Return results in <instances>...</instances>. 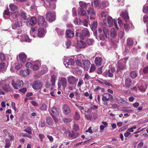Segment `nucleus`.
I'll return each mask as SVG.
<instances>
[{"label": "nucleus", "instance_id": "f257e3e1", "mask_svg": "<svg viewBox=\"0 0 148 148\" xmlns=\"http://www.w3.org/2000/svg\"><path fill=\"white\" fill-rule=\"evenodd\" d=\"M90 33L87 28H86L82 30L79 33L76 31L75 36L77 37H79L81 39L83 40L86 36H90Z\"/></svg>", "mask_w": 148, "mask_h": 148}, {"label": "nucleus", "instance_id": "f03ea898", "mask_svg": "<svg viewBox=\"0 0 148 148\" xmlns=\"http://www.w3.org/2000/svg\"><path fill=\"white\" fill-rule=\"evenodd\" d=\"M56 0H45L44 6L47 9L54 10L56 8V4L54 1Z\"/></svg>", "mask_w": 148, "mask_h": 148}, {"label": "nucleus", "instance_id": "7ed1b4c3", "mask_svg": "<svg viewBox=\"0 0 148 148\" xmlns=\"http://www.w3.org/2000/svg\"><path fill=\"white\" fill-rule=\"evenodd\" d=\"M11 84L15 89H18V87H22L24 85L23 82V81L18 80L16 82L14 80H12Z\"/></svg>", "mask_w": 148, "mask_h": 148}, {"label": "nucleus", "instance_id": "20e7f679", "mask_svg": "<svg viewBox=\"0 0 148 148\" xmlns=\"http://www.w3.org/2000/svg\"><path fill=\"white\" fill-rule=\"evenodd\" d=\"M115 68L111 66L109 68L108 70H107L105 73H103V75L106 77L108 76L109 77H112L113 76V73L115 72Z\"/></svg>", "mask_w": 148, "mask_h": 148}, {"label": "nucleus", "instance_id": "39448f33", "mask_svg": "<svg viewBox=\"0 0 148 148\" xmlns=\"http://www.w3.org/2000/svg\"><path fill=\"white\" fill-rule=\"evenodd\" d=\"M38 23L41 26L46 27L47 26V23L45 18L43 16H40L38 18Z\"/></svg>", "mask_w": 148, "mask_h": 148}, {"label": "nucleus", "instance_id": "423d86ee", "mask_svg": "<svg viewBox=\"0 0 148 148\" xmlns=\"http://www.w3.org/2000/svg\"><path fill=\"white\" fill-rule=\"evenodd\" d=\"M68 82L69 84L71 85H74L78 81V79L72 75H70L67 77Z\"/></svg>", "mask_w": 148, "mask_h": 148}, {"label": "nucleus", "instance_id": "0eeeda50", "mask_svg": "<svg viewBox=\"0 0 148 148\" xmlns=\"http://www.w3.org/2000/svg\"><path fill=\"white\" fill-rule=\"evenodd\" d=\"M103 22L105 25L107 26L111 27L113 25V20L111 16L108 17L107 19L104 20Z\"/></svg>", "mask_w": 148, "mask_h": 148}, {"label": "nucleus", "instance_id": "6e6552de", "mask_svg": "<svg viewBox=\"0 0 148 148\" xmlns=\"http://www.w3.org/2000/svg\"><path fill=\"white\" fill-rule=\"evenodd\" d=\"M46 18L49 21L52 22L56 19L55 15L50 12H48L46 14Z\"/></svg>", "mask_w": 148, "mask_h": 148}, {"label": "nucleus", "instance_id": "1a4fd4ad", "mask_svg": "<svg viewBox=\"0 0 148 148\" xmlns=\"http://www.w3.org/2000/svg\"><path fill=\"white\" fill-rule=\"evenodd\" d=\"M64 64L66 67L69 68L74 64V61L73 59L68 58L64 60Z\"/></svg>", "mask_w": 148, "mask_h": 148}, {"label": "nucleus", "instance_id": "9d476101", "mask_svg": "<svg viewBox=\"0 0 148 148\" xmlns=\"http://www.w3.org/2000/svg\"><path fill=\"white\" fill-rule=\"evenodd\" d=\"M60 82L58 83V88H60L62 85V87L65 88L67 84L66 79L64 77H62L60 79Z\"/></svg>", "mask_w": 148, "mask_h": 148}, {"label": "nucleus", "instance_id": "9b49d317", "mask_svg": "<svg viewBox=\"0 0 148 148\" xmlns=\"http://www.w3.org/2000/svg\"><path fill=\"white\" fill-rule=\"evenodd\" d=\"M42 84L39 80H36L34 82L32 85V87L34 90L40 89L42 87Z\"/></svg>", "mask_w": 148, "mask_h": 148}, {"label": "nucleus", "instance_id": "f8f14e48", "mask_svg": "<svg viewBox=\"0 0 148 148\" xmlns=\"http://www.w3.org/2000/svg\"><path fill=\"white\" fill-rule=\"evenodd\" d=\"M102 96V100L103 101H107L110 100H112L113 99L112 95L108 93H105L103 94Z\"/></svg>", "mask_w": 148, "mask_h": 148}, {"label": "nucleus", "instance_id": "ddd939ff", "mask_svg": "<svg viewBox=\"0 0 148 148\" xmlns=\"http://www.w3.org/2000/svg\"><path fill=\"white\" fill-rule=\"evenodd\" d=\"M121 13V16L123 18L126 22H127L129 19L127 12L126 11H123Z\"/></svg>", "mask_w": 148, "mask_h": 148}, {"label": "nucleus", "instance_id": "4468645a", "mask_svg": "<svg viewBox=\"0 0 148 148\" xmlns=\"http://www.w3.org/2000/svg\"><path fill=\"white\" fill-rule=\"evenodd\" d=\"M31 72V71L28 69L24 70H21L20 71V74L24 77L28 76Z\"/></svg>", "mask_w": 148, "mask_h": 148}, {"label": "nucleus", "instance_id": "2eb2a0df", "mask_svg": "<svg viewBox=\"0 0 148 148\" xmlns=\"http://www.w3.org/2000/svg\"><path fill=\"white\" fill-rule=\"evenodd\" d=\"M18 57L19 60L23 63H25L26 62L27 55L23 53H21L19 54Z\"/></svg>", "mask_w": 148, "mask_h": 148}, {"label": "nucleus", "instance_id": "dca6fc26", "mask_svg": "<svg viewBox=\"0 0 148 148\" xmlns=\"http://www.w3.org/2000/svg\"><path fill=\"white\" fill-rule=\"evenodd\" d=\"M116 68V72L118 73L119 71L123 70L125 68V66L123 64L119 61L117 63Z\"/></svg>", "mask_w": 148, "mask_h": 148}, {"label": "nucleus", "instance_id": "f3484780", "mask_svg": "<svg viewBox=\"0 0 148 148\" xmlns=\"http://www.w3.org/2000/svg\"><path fill=\"white\" fill-rule=\"evenodd\" d=\"M38 36L42 37L44 36L45 31L44 28L42 27L39 28L38 29Z\"/></svg>", "mask_w": 148, "mask_h": 148}, {"label": "nucleus", "instance_id": "a211bd4d", "mask_svg": "<svg viewBox=\"0 0 148 148\" xmlns=\"http://www.w3.org/2000/svg\"><path fill=\"white\" fill-rule=\"evenodd\" d=\"M62 109L63 112L65 114H68L71 112L69 107L66 105H64L63 106Z\"/></svg>", "mask_w": 148, "mask_h": 148}, {"label": "nucleus", "instance_id": "6ab92c4d", "mask_svg": "<svg viewBox=\"0 0 148 148\" xmlns=\"http://www.w3.org/2000/svg\"><path fill=\"white\" fill-rule=\"evenodd\" d=\"M51 111L52 114H51V115L52 116H58L59 115V112L58 109L54 107H53L51 108Z\"/></svg>", "mask_w": 148, "mask_h": 148}, {"label": "nucleus", "instance_id": "aec40b11", "mask_svg": "<svg viewBox=\"0 0 148 148\" xmlns=\"http://www.w3.org/2000/svg\"><path fill=\"white\" fill-rule=\"evenodd\" d=\"M83 63L84 69L87 70L90 66V62L89 61L87 60H84Z\"/></svg>", "mask_w": 148, "mask_h": 148}, {"label": "nucleus", "instance_id": "412c9836", "mask_svg": "<svg viewBox=\"0 0 148 148\" xmlns=\"http://www.w3.org/2000/svg\"><path fill=\"white\" fill-rule=\"evenodd\" d=\"M110 36L111 37L115 38L116 37L117 35L116 30L114 28H112L110 30Z\"/></svg>", "mask_w": 148, "mask_h": 148}, {"label": "nucleus", "instance_id": "4be33fe9", "mask_svg": "<svg viewBox=\"0 0 148 148\" xmlns=\"http://www.w3.org/2000/svg\"><path fill=\"white\" fill-rule=\"evenodd\" d=\"M36 23V18L34 16L32 17L28 22V23L29 24V25L31 26L34 25Z\"/></svg>", "mask_w": 148, "mask_h": 148}, {"label": "nucleus", "instance_id": "5701e85b", "mask_svg": "<svg viewBox=\"0 0 148 148\" xmlns=\"http://www.w3.org/2000/svg\"><path fill=\"white\" fill-rule=\"evenodd\" d=\"M33 69L34 70H36L39 69L40 65L39 62L36 61L34 62L33 63Z\"/></svg>", "mask_w": 148, "mask_h": 148}, {"label": "nucleus", "instance_id": "b1692460", "mask_svg": "<svg viewBox=\"0 0 148 148\" xmlns=\"http://www.w3.org/2000/svg\"><path fill=\"white\" fill-rule=\"evenodd\" d=\"M102 59L100 57H96L95 60V62L97 66H100L102 64Z\"/></svg>", "mask_w": 148, "mask_h": 148}, {"label": "nucleus", "instance_id": "393cba45", "mask_svg": "<svg viewBox=\"0 0 148 148\" xmlns=\"http://www.w3.org/2000/svg\"><path fill=\"white\" fill-rule=\"evenodd\" d=\"M74 33L70 29H68L66 31V36L69 38H72L74 35Z\"/></svg>", "mask_w": 148, "mask_h": 148}, {"label": "nucleus", "instance_id": "a878e982", "mask_svg": "<svg viewBox=\"0 0 148 148\" xmlns=\"http://www.w3.org/2000/svg\"><path fill=\"white\" fill-rule=\"evenodd\" d=\"M20 16L21 18L24 20H28L29 19V17L27 16L26 13L23 11L21 13Z\"/></svg>", "mask_w": 148, "mask_h": 148}, {"label": "nucleus", "instance_id": "bb28decb", "mask_svg": "<svg viewBox=\"0 0 148 148\" xmlns=\"http://www.w3.org/2000/svg\"><path fill=\"white\" fill-rule=\"evenodd\" d=\"M102 29L105 36L107 38H109V36L108 34L109 29L107 27H103Z\"/></svg>", "mask_w": 148, "mask_h": 148}, {"label": "nucleus", "instance_id": "cd10ccee", "mask_svg": "<svg viewBox=\"0 0 148 148\" xmlns=\"http://www.w3.org/2000/svg\"><path fill=\"white\" fill-rule=\"evenodd\" d=\"M86 44L84 41L80 40L78 43L77 46L79 48H84L86 46Z\"/></svg>", "mask_w": 148, "mask_h": 148}, {"label": "nucleus", "instance_id": "c85d7f7f", "mask_svg": "<svg viewBox=\"0 0 148 148\" xmlns=\"http://www.w3.org/2000/svg\"><path fill=\"white\" fill-rule=\"evenodd\" d=\"M132 81L129 78H127L125 80V85L126 87H129L131 85Z\"/></svg>", "mask_w": 148, "mask_h": 148}, {"label": "nucleus", "instance_id": "c756f323", "mask_svg": "<svg viewBox=\"0 0 148 148\" xmlns=\"http://www.w3.org/2000/svg\"><path fill=\"white\" fill-rule=\"evenodd\" d=\"M46 123L49 125H51L52 124L53 121L51 117L48 116L46 119Z\"/></svg>", "mask_w": 148, "mask_h": 148}, {"label": "nucleus", "instance_id": "7c9ffc66", "mask_svg": "<svg viewBox=\"0 0 148 148\" xmlns=\"http://www.w3.org/2000/svg\"><path fill=\"white\" fill-rule=\"evenodd\" d=\"M88 14L90 15H93L95 14V11L93 8H90L87 10Z\"/></svg>", "mask_w": 148, "mask_h": 148}, {"label": "nucleus", "instance_id": "2f4dec72", "mask_svg": "<svg viewBox=\"0 0 148 148\" xmlns=\"http://www.w3.org/2000/svg\"><path fill=\"white\" fill-rule=\"evenodd\" d=\"M82 56L81 54L78 55L77 56L75 55L74 56V58L75 59V60H78V61H82L84 60L82 57Z\"/></svg>", "mask_w": 148, "mask_h": 148}, {"label": "nucleus", "instance_id": "473e14b6", "mask_svg": "<svg viewBox=\"0 0 148 148\" xmlns=\"http://www.w3.org/2000/svg\"><path fill=\"white\" fill-rule=\"evenodd\" d=\"M79 5L82 9H84L87 7V4L84 2L80 1L79 2Z\"/></svg>", "mask_w": 148, "mask_h": 148}, {"label": "nucleus", "instance_id": "72a5a7b5", "mask_svg": "<svg viewBox=\"0 0 148 148\" xmlns=\"http://www.w3.org/2000/svg\"><path fill=\"white\" fill-rule=\"evenodd\" d=\"M108 5V2L107 1H102L100 4V7L103 8L106 6H107Z\"/></svg>", "mask_w": 148, "mask_h": 148}, {"label": "nucleus", "instance_id": "f704fd0d", "mask_svg": "<svg viewBox=\"0 0 148 148\" xmlns=\"http://www.w3.org/2000/svg\"><path fill=\"white\" fill-rule=\"evenodd\" d=\"M97 21H94L90 25V28L92 29L95 30L96 29L97 27Z\"/></svg>", "mask_w": 148, "mask_h": 148}, {"label": "nucleus", "instance_id": "c9c22d12", "mask_svg": "<svg viewBox=\"0 0 148 148\" xmlns=\"http://www.w3.org/2000/svg\"><path fill=\"white\" fill-rule=\"evenodd\" d=\"M131 132H133L132 130L130 129H128L126 131V132L124 134V136L126 137H128L131 134L130 133Z\"/></svg>", "mask_w": 148, "mask_h": 148}, {"label": "nucleus", "instance_id": "e433bc0d", "mask_svg": "<svg viewBox=\"0 0 148 148\" xmlns=\"http://www.w3.org/2000/svg\"><path fill=\"white\" fill-rule=\"evenodd\" d=\"M130 76L132 78H134L137 76L136 71H133L131 72L130 73Z\"/></svg>", "mask_w": 148, "mask_h": 148}, {"label": "nucleus", "instance_id": "4c0bfd02", "mask_svg": "<svg viewBox=\"0 0 148 148\" xmlns=\"http://www.w3.org/2000/svg\"><path fill=\"white\" fill-rule=\"evenodd\" d=\"M77 134H76L74 132L72 131L71 132L69 133V137L72 138H75L77 137Z\"/></svg>", "mask_w": 148, "mask_h": 148}, {"label": "nucleus", "instance_id": "58836bf2", "mask_svg": "<svg viewBox=\"0 0 148 148\" xmlns=\"http://www.w3.org/2000/svg\"><path fill=\"white\" fill-rule=\"evenodd\" d=\"M48 70L46 65H44L42 67V69L41 71V73H46L48 71Z\"/></svg>", "mask_w": 148, "mask_h": 148}, {"label": "nucleus", "instance_id": "ea45409f", "mask_svg": "<svg viewBox=\"0 0 148 148\" xmlns=\"http://www.w3.org/2000/svg\"><path fill=\"white\" fill-rule=\"evenodd\" d=\"M21 24L20 22H16L14 24V26H13V28L15 29L18 27H19L21 25Z\"/></svg>", "mask_w": 148, "mask_h": 148}, {"label": "nucleus", "instance_id": "a19ab883", "mask_svg": "<svg viewBox=\"0 0 148 148\" xmlns=\"http://www.w3.org/2000/svg\"><path fill=\"white\" fill-rule=\"evenodd\" d=\"M94 40L92 39H88L86 41V43L89 45H92L93 44Z\"/></svg>", "mask_w": 148, "mask_h": 148}, {"label": "nucleus", "instance_id": "79ce46f5", "mask_svg": "<svg viewBox=\"0 0 148 148\" xmlns=\"http://www.w3.org/2000/svg\"><path fill=\"white\" fill-rule=\"evenodd\" d=\"M9 6L11 11H12L15 10L17 8V6L14 4H10Z\"/></svg>", "mask_w": 148, "mask_h": 148}, {"label": "nucleus", "instance_id": "37998d69", "mask_svg": "<svg viewBox=\"0 0 148 148\" xmlns=\"http://www.w3.org/2000/svg\"><path fill=\"white\" fill-rule=\"evenodd\" d=\"M47 105L45 103H43L41 105V106H40V110H47Z\"/></svg>", "mask_w": 148, "mask_h": 148}, {"label": "nucleus", "instance_id": "c03bdc74", "mask_svg": "<svg viewBox=\"0 0 148 148\" xmlns=\"http://www.w3.org/2000/svg\"><path fill=\"white\" fill-rule=\"evenodd\" d=\"M127 44L130 46H132L134 44L133 40L131 38H129L127 40Z\"/></svg>", "mask_w": 148, "mask_h": 148}, {"label": "nucleus", "instance_id": "a18cd8bd", "mask_svg": "<svg viewBox=\"0 0 148 148\" xmlns=\"http://www.w3.org/2000/svg\"><path fill=\"white\" fill-rule=\"evenodd\" d=\"M6 145L5 147V148H9L10 146V141L8 139H6L5 140Z\"/></svg>", "mask_w": 148, "mask_h": 148}, {"label": "nucleus", "instance_id": "49530a36", "mask_svg": "<svg viewBox=\"0 0 148 148\" xmlns=\"http://www.w3.org/2000/svg\"><path fill=\"white\" fill-rule=\"evenodd\" d=\"M79 14L82 15V16H85L86 14V11L80 9V11L78 12Z\"/></svg>", "mask_w": 148, "mask_h": 148}, {"label": "nucleus", "instance_id": "de8ad7c7", "mask_svg": "<svg viewBox=\"0 0 148 148\" xmlns=\"http://www.w3.org/2000/svg\"><path fill=\"white\" fill-rule=\"evenodd\" d=\"M84 84V81L82 79H79V82H78L77 84V86L78 87H80L82 85Z\"/></svg>", "mask_w": 148, "mask_h": 148}, {"label": "nucleus", "instance_id": "09e8293b", "mask_svg": "<svg viewBox=\"0 0 148 148\" xmlns=\"http://www.w3.org/2000/svg\"><path fill=\"white\" fill-rule=\"evenodd\" d=\"M56 77L55 76H53L51 79V81L52 83V85L53 86L55 85L56 82Z\"/></svg>", "mask_w": 148, "mask_h": 148}, {"label": "nucleus", "instance_id": "8fccbe9b", "mask_svg": "<svg viewBox=\"0 0 148 148\" xmlns=\"http://www.w3.org/2000/svg\"><path fill=\"white\" fill-rule=\"evenodd\" d=\"M71 121V119L70 118H64L63 119V121L64 123H68Z\"/></svg>", "mask_w": 148, "mask_h": 148}, {"label": "nucleus", "instance_id": "3c124183", "mask_svg": "<svg viewBox=\"0 0 148 148\" xmlns=\"http://www.w3.org/2000/svg\"><path fill=\"white\" fill-rule=\"evenodd\" d=\"M23 131L30 134H31L32 132L31 129L29 127L25 129Z\"/></svg>", "mask_w": 148, "mask_h": 148}, {"label": "nucleus", "instance_id": "603ef678", "mask_svg": "<svg viewBox=\"0 0 148 148\" xmlns=\"http://www.w3.org/2000/svg\"><path fill=\"white\" fill-rule=\"evenodd\" d=\"M3 89L6 92H8L10 90V89L8 86L7 85H5L2 86Z\"/></svg>", "mask_w": 148, "mask_h": 148}, {"label": "nucleus", "instance_id": "864d4df0", "mask_svg": "<svg viewBox=\"0 0 148 148\" xmlns=\"http://www.w3.org/2000/svg\"><path fill=\"white\" fill-rule=\"evenodd\" d=\"M75 119L76 120H78L80 118V115L77 112H75Z\"/></svg>", "mask_w": 148, "mask_h": 148}, {"label": "nucleus", "instance_id": "5fc2aeb1", "mask_svg": "<svg viewBox=\"0 0 148 148\" xmlns=\"http://www.w3.org/2000/svg\"><path fill=\"white\" fill-rule=\"evenodd\" d=\"M138 88L142 92H144L146 91V88L143 86L138 87Z\"/></svg>", "mask_w": 148, "mask_h": 148}, {"label": "nucleus", "instance_id": "6e6d98bb", "mask_svg": "<svg viewBox=\"0 0 148 148\" xmlns=\"http://www.w3.org/2000/svg\"><path fill=\"white\" fill-rule=\"evenodd\" d=\"M65 44L66 45V48H69L71 45V41L69 40H67V41L66 42Z\"/></svg>", "mask_w": 148, "mask_h": 148}, {"label": "nucleus", "instance_id": "4d7b16f0", "mask_svg": "<svg viewBox=\"0 0 148 148\" xmlns=\"http://www.w3.org/2000/svg\"><path fill=\"white\" fill-rule=\"evenodd\" d=\"M5 66V64L4 62H2L0 64V71L4 69Z\"/></svg>", "mask_w": 148, "mask_h": 148}, {"label": "nucleus", "instance_id": "13d9d810", "mask_svg": "<svg viewBox=\"0 0 148 148\" xmlns=\"http://www.w3.org/2000/svg\"><path fill=\"white\" fill-rule=\"evenodd\" d=\"M76 60V64L78 66H79L82 67V61H78V60Z\"/></svg>", "mask_w": 148, "mask_h": 148}, {"label": "nucleus", "instance_id": "bf43d9fd", "mask_svg": "<svg viewBox=\"0 0 148 148\" xmlns=\"http://www.w3.org/2000/svg\"><path fill=\"white\" fill-rule=\"evenodd\" d=\"M93 4L95 6L97 7L98 6L99 4V2L98 0H94L93 2L92 3V5Z\"/></svg>", "mask_w": 148, "mask_h": 148}, {"label": "nucleus", "instance_id": "052dcab7", "mask_svg": "<svg viewBox=\"0 0 148 148\" xmlns=\"http://www.w3.org/2000/svg\"><path fill=\"white\" fill-rule=\"evenodd\" d=\"M119 35L121 38L123 37L124 35V31L123 30L120 31Z\"/></svg>", "mask_w": 148, "mask_h": 148}, {"label": "nucleus", "instance_id": "680f3d73", "mask_svg": "<svg viewBox=\"0 0 148 148\" xmlns=\"http://www.w3.org/2000/svg\"><path fill=\"white\" fill-rule=\"evenodd\" d=\"M0 59L2 61L5 59V57L4 54L0 53Z\"/></svg>", "mask_w": 148, "mask_h": 148}, {"label": "nucleus", "instance_id": "e2e57ef3", "mask_svg": "<svg viewBox=\"0 0 148 148\" xmlns=\"http://www.w3.org/2000/svg\"><path fill=\"white\" fill-rule=\"evenodd\" d=\"M124 101L121 99H116V102L119 104H123Z\"/></svg>", "mask_w": 148, "mask_h": 148}, {"label": "nucleus", "instance_id": "0e129e2a", "mask_svg": "<svg viewBox=\"0 0 148 148\" xmlns=\"http://www.w3.org/2000/svg\"><path fill=\"white\" fill-rule=\"evenodd\" d=\"M22 65L21 64H18L15 66V68L16 70H19L21 68Z\"/></svg>", "mask_w": 148, "mask_h": 148}, {"label": "nucleus", "instance_id": "69168bd1", "mask_svg": "<svg viewBox=\"0 0 148 148\" xmlns=\"http://www.w3.org/2000/svg\"><path fill=\"white\" fill-rule=\"evenodd\" d=\"M73 130L76 131H77L79 130V126L76 124H74L73 127Z\"/></svg>", "mask_w": 148, "mask_h": 148}, {"label": "nucleus", "instance_id": "338daca9", "mask_svg": "<svg viewBox=\"0 0 148 148\" xmlns=\"http://www.w3.org/2000/svg\"><path fill=\"white\" fill-rule=\"evenodd\" d=\"M143 71L144 73H148V66H147L143 69Z\"/></svg>", "mask_w": 148, "mask_h": 148}, {"label": "nucleus", "instance_id": "774afa93", "mask_svg": "<svg viewBox=\"0 0 148 148\" xmlns=\"http://www.w3.org/2000/svg\"><path fill=\"white\" fill-rule=\"evenodd\" d=\"M143 12L144 13L148 12V6H144Z\"/></svg>", "mask_w": 148, "mask_h": 148}]
</instances>
